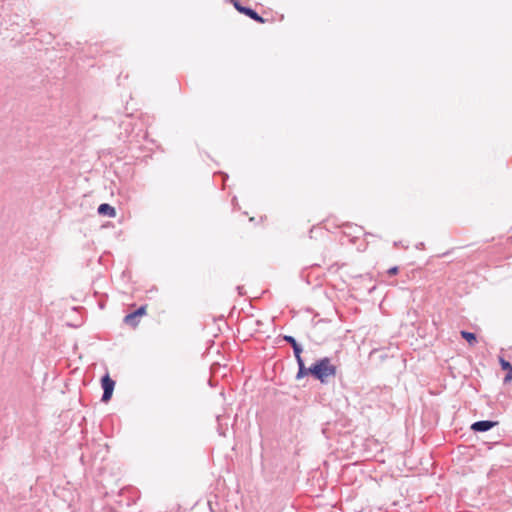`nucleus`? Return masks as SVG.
I'll return each mask as SVG.
<instances>
[{"label":"nucleus","instance_id":"nucleus-1","mask_svg":"<svg viewBox=\"0 0 512 512\" xmlns=\"http://www.w3.org/2000/svg\"><path fill=\"white\" fill-rule=\"evenodd\" d=\"M309 371L321 382H326L328 377L335 375L336 367L330 363L328 358H324L314 366L310 367Z\"/></svg>","mask_w":512,"mask_h":512},{"label":"nucleus","instance_id":"nucleus-2","mask_svg":"<svg viewBox=\"0 0 512 512\" xmlns=\"http://www.w3.org/2000/svg\"><path fill=\"white\" fill-rule=\"evenodd\" d=\"M101 387L103 389V394L101 397V402L108 403L113 395V391L115 388V381L109 376L108 373L103 375L100 380Z\"/></svg>","mask_w":512,"mask_h":512},{"label":"nucleus","instance_id":"nucleus-3","mask_svg":"<svg viewBox=\"0 0 512 512\" xmlns=\"http://www.w3.org/2000/svg\"><path fill=\"white\" fill-rule=\"evenodd\" d=\"M241 14L249 17L250 19L254 20L257 23L263 24L266 22V19H264L261 15H259L254 9L248 6H244L240 12Z\"/></svg>","mask_w":512,"mask_h":512},{"label":"nucleus","instance_id":"nucleus-4","mask_svg":"<svg viewBox=\"0 0 512 512\" xmlns=\"http://www.w3.org/2000/svg\"><path fill=\"white\" fill-rule=\"evenodd\" d=\"M98 214L103 217H115L116 211H115L114 207H112L109 204L104 203L98 207Z\"/></svg>","mask_w":512,"mask_h":512},{"label":"nucleus","instance_id":"nucleus-5","mask_svg":"<svg viewBox=\"0 0 512 512\" xmlns=\"http://www.w3.org/2000/svg\"><path fill=\"white\" fill-rule=\"evenodd\" d=\"M494 425H496V422L478 421V422H475L471 428L475 431L483 432V431H487V430L491 429Z\"/></svg>","mask_w":512,"mask_h":512},{"label":"nucleus","instance_id":"nucleus-6","mask_svg":"<svg viewBox=\"0 0 512 512\" xmlns=\"http://www.w3.org/2000/svg\"><path fill=\"white\" fill-rule=\"evenodd\" d=\"M461 336L469 343L470 346H473L477 342V337L474 333L461 331Z\"/></svg>","mask_w":512,"mask_h":512},{"label":"nucleus","instance_id":"nucleus-7","mask_svg":"<svg viewBox=\"0 0 512 512\" xmlns=\"http://www.w3.org/2000/svg\"><path fill=\"white\" fill-rule=\"evenodd\" d=\"M298 364H299V372L297 374V378H301L307 374H311V372L309 371V368L305 367L303 360L298 361Z\"/></svg>","mask_w":512,"mask_h":512},{"label":"nucleus","instance_id":"nucleus-8","mask_svg":"<svg viewBox=\"0 0 512 512\" xmlns=\"http://www.w3.org/2000/svg\"><path fill=\"white\" fill-rule=\"evenodd\" d=\"M145 314V307L139 308L137 311L130 313V324L134 321L137 316Z\"/></svg>","mask_w":512,"mask_h":512},{"label":"nucleus","instance_id":"nucleus-9","mask_svg":"<svg viewBox=\"0 0 512 512\" xmlns=\"http://www.w3.org/2000/svg\"><path fill=\"white\" fill-rule=\"evenodd\" d=\"M148 136V133L146 131V129L144 128H140L139 131L135 134V138L137 139H146ZM137 142H139V140H137Z\"/></svg>","mask_w":512,"mask_h":512},{"label":"nucleus","instance_id":"nucleus-10","mask_svg":"<svg viewBox=\"0 0 512 512\" xmlns=\"http://www.w3.org/2000/svg\"><path fill=\"white\" fill-rule=\"evenodd\" d=\"M292 347H293V349H294V353H295V356H296V358H297V361L302 360V358H301V356H300V354H301V352H302V349H301V347L298 345V343L296 344V346H292Z\"/></svg>","mask_w":512,"mask_h":512},{"label":"nucleus","instance_id":"nucleus-11","mask_svg":"<svg viewBox=\"0 0 512 512\" xmlns=\"http://www.w3.org/2000/svg\"><path fill=\"white\" fill-rule=\"evenodd\" d=\"M230 2L233 4L234 8L240 13L244 5H242L239 0H230Z\"/></svg>","mask_w":512,"mask_h":512},{"label":"nucleus","instance_id":"nucleus-12","mask_svg":"<svg viewBox=\"0 0 512 512\" xmlns=\"http://www.w3.org/2000/svg\"><path fill=\"white\" fill-rule=\"evenodd\" d=\"M500 363H501V366H502V368H503L504 370H511V373H512V366H511V364H510L509 362H507V361H505V360L501 359V360H500Z\"/></svg>","mask_w":512,"mask_h":512},{"label":"nucleus","instance_id":"nucleus-13","mask_svg":"<svg viewBox=\"0 0 512 512\" xmlns=\"http://www.w3.org/2000/svg\"><path fill=\"white\" fill-rule=\"evenodd\" d=\"M288 343H290L292 346H296L297 342L296 340L291 336H285L284 338Z\"/></svg>","mask_w":512,"mask_h":512},{"label":"nucleus","instance_id":"nucleus-14","mask_svg":"<svg viewBox=\"0 0 512 512\" xmlns=\"http://www.w3.org/2000/svg\"><path fill=\"white\" fill-rule=\"evenodd\" d=\"M397 272H398V268L397 267H393V268L388 270V274L390 276L397 274Z\"/></svg>","mask_w":512,"mask_h":512},{"label":"nucleus","instance_id":"nucleus-15","mask_svg":"<svg viewBox=\"0 0 512 512\" xmlns=\"http://www.w3.org/2000/svg\"><path fill=\"white\" fill-rule=\"evenodd\" d=\"M509 373L507 374V376L505 377V381H510L512 380V373H511V370H508Z\"/></svg>","mask_w":512,"mask_h":512},{"label":"nucleus","instance_id":"nucleus-16","mask_svg":"<svg viewBox=\"0 0 512 512\" xmlns=\"http://www.w3.org/2000/svg\"><path fill=\"white\" fill-rule=\"evenodd\" d=\"M123 322H124L125 324H128V312H126V314L124 315V317H123Z\"/></svg>","mask_w":512,"mask_h":512},{"label":"nucleus","instance_id":"nucleus-17","mask_svg":"<svg viewBox=\"0 0 512 512\" xmlns=\"http://www.w3.org/2000/svg\"><path fill=\"white\" fill-rule=\"evenodd\" d=\"M129 117H130V121H131L132 119H134V117H135V116H134V114H131V113H130V114H129ZM131 125H132V123L130 122V126H131Z\"/></svg>","mask_w":512,"mask_h":512},{"label":"nucleus","instance_id":"nucleus-18","mask_svg":"<svg viewBox=\"0 0 512 512\" xmlns=\"http://www.w3.org/2000/svg\"><path fill=\"white\" fill-rule=\"evenodd\" d=\"M99 306H100L101 309H103L104 308V303L100 302Z\"/></svg>","mask_w":512,"mask_h":512}]
</instances>
